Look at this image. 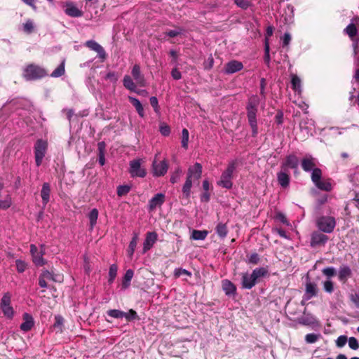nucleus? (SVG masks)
<instances>
[{"mask_svg":"<svg viewBox=\"0 0 359 359\" xmlns=\"http://www.w3.org/2000/svg\"><path fill=\"white\" fill-rule=\"evenodd\" d=\"M23 30L29 34L32 33L34 30V25L32 20H28L24 25H23Z\"/></svg>","mask_w":359,"mask_h":359,"instance_id":"obj_59","label":"nucleus"},{"mask_svg":"<svg viewBox=\"0 0 359 359\" xmlns=\"http://www.w3.org/2000/svg\"><path fill=\"white\" fill-rule=\"evenodd\" d=\"M128 100H130L131 104L135 107L138 114L141 117H143L144 116V109H143V107H142L141 102L139 101V100H137L135 97H131V96L128 97Z\"/></svg>","mask_w":359,"mask_h":359,"instance_id":"obj_28","label":"nucleus"},{"mask_svg":"<svg viewBox=\"0 0 359 359\" xmlns=\"http://www.w3.org/2000/svg\"><path fill=\"white\" fill-rule=\"evenodd\" d=\"M322 177V171L320 169L316 168L312 170L311 172V180L313 184H316L318 181L321 180Z\"/></svg>","mask_w":359,"mask_h":359,"instance_id":"obj_44","label":"nucleus"},{"mask_svg":"<svg viewBox=\"0 0 359 359\" xmlns=\"http://www.w3.org/2000/svg\"><path fill=\"white\" fill-rule=\"evenodd\" d=\"M65 60H63L61 64L51 73V76L58 77L65 74Z\"/></svg>","mask_w":359,"mask_h":359,"instance_id":"obj_38","label":"nucleus"},{"mask_svg":"<svg viewBox=\"0 0 359 359\" xmlns=\"http://www.w3.org/2000/svg\"><path fill=\"white\" fill-rule=\"evenodd\" d=\"M16 268L17 271L19 273H22L25 271L27 268V264L24 261H22L21 259H17L15 261Z\"/></svg>","mask_w":359,"mask_h":359,"instance_id":"obj_55","label":"nucleus"},{"mask_svg":"<svg viewBox=\"0 0 359 359\" xmlns=\"http://www.w3.org/2000/svg\"><path fill=\"white\" fill-rule=\"evenodd\" d=\"M350 299L355 304V305L359 308V292L351 294L350 295Z\"/></svg>","mask_w":359,"mask_h":359,"instance_id":"obj_64","label":"nucleus"},{"mask_svg":"<svg viewBox=\"0 0 359 359\" xmlns=\"http://www.w3.org/2000/svg\"><path fill=\"white\" fill-rule=\"evenodd\" d=\"M243 68V63L237 60H231L226 64L224 72L227 74H233Z\"/></svg>","mask_w":359,"mask_h":359,"instance_id":"obj_14","label":"nucleus"},{"mask_svg":"<svg viewBox=\"0 0 359 359\" xmlns=\"http://www.w3.org/2000/svg\"><path fill=\"white\" fill-rule=\"evenodd\" d=\"M160 132L163 136H168L170 133V127L167 124L163 123L160 126Z\"/></svg>","mask_w":359,"mask_h":359,"instance_id":"obj_62","label":"nucleus"},{"mask_svg":"<svg viewBox=\"0 0 359 359\" xmlns=\"http://www.w3.org/2000/svg\"><path fill=\"white\" fill-rule=\"evenodd\" d=\"M202 165L199 163H196L194 165L190 166L187 171V177L192 180H198L201 177Z\"/></svg>","mask_w":359,"mask_h":359,"instance_id":"obj_15","label":"nucleus"},{"mask_svg":"<svg viewBox=\"0 0 359 359\" xmlns=\"http://www.w3.org/2000/svg\"><path fill=\"white\" fill-rule=\"evenodd\" d=\"M346 32V33L351 37V38H353V36H355L357 34V29H356V27L353 24V23H351L349 24L345 29L344 30Z\"/></svg>","mask_w":359,"mask_h":359,"instance_id":"obj_49","label":"nucleus"},{"mask_svg":"<svg viewBox=\"0 0 359 359\" xmlns=\"http://www.w3.org/2000/svg\"><path fill=\"white\" fill-rule=\"evenodd\" d=\"M130 190V187L128 185H121L117 187V194L118 196L126 195Z\"/></svg>","mask_w":359,"mask_h":359,"instance_id":"obj_50","label":"nucleus"},{"mask_svg":"<svg viewBox=\"0 0 359 359\" xmlns=\"http://www.w3.org/2000/svg\"><path fill=\"white\" fill-rule=\"evenodd\" d=\"M46 280H53V281H60V276H54L51 272L48 270H44L40 275Z\"/></svg>","mask_w":359,"mask_h":359,"instance_id":"obj_37","label":"nucleus"},{"mask_svg":"<svg viewBox=\"0 0 359 359\" xmlns=\"http://www.w3.org/2000/svg\"><path fill=\"white\" fill-rule=\"evenodd\" d=\"M222 289L228 296L233 295L236 293V286L229 280H222Z\"/></svg>","mask_w":359,"mask_h":359,"instance_id":"obj_23","label":"nucleus"},{"mask_svg":"<svg viewBox=\"0 0 359 359\" xmlns=\"http://www.w3.org/2000/svg\"><path fill=\"white\" fill-rule=\"evenodd\" d=\"M65 319L62 316L57 315L55 316V322L53 325V330L56 333H61L65 327Z\"/></svg>","mask_w":359,"mask_h":359,"instance_id":"obj_25","label":"nucleus"},{"mask_svg":"<svg viewBox=\"0 0 359 359\" xmlns=\"http://www.w3.org/2000/svg\"><path fill=\"white\" fill-rule=\"evenodd\" d=\"M123 86L126 88L128 89L130 91H135L136 90V85L133 82L131 77L128 75H125L123 80Z\"/></svg>","mask_w":359,"mask_h":359,"instance_id":"obj_31","label":"nucleus"},{"mask_svg":"<svg viewBox=\"0 0 359 359\" xmlns=\"http://www.w3.org/2000/svg\"><path fill=\"white\" fill-rule=\"evenodd\" d=\"M352 275L351 268L347 265L340 266L338 273V278L340 281L345 283Z\"/></svg>","mask_w":359,"mask_h":359,"instance_id":"obj_21","label":"nucleus"},{"mask_svg":"<svg viewBox=\"0 0 359 359\" xmlns=\"http://www.w3.org/2000/svg\"><path fill=\"white\" fill-rule=\"evenodd\" d=\"M189 134L187 129L184 128L182 131V147L185 149L188 147Z\"/></svg>","mask_w":359,"mask_h":359,"instance_id":"obj_42","label":"nucleus"},{"mask_svg":"<svg viewBox=\"0 0 359 359\" xmlns=\"http://www.w3.org/2000/svg\"><path fill=\"white\" fill-rule=\"evenodd\" d=\"M207 236V231L194 230L191 234V238L196 241H203Z\"/></svg>","mask_w":359,"mask_h":359,"instance_id":"obj_34","label":"nucleus"},{"mask_svg":"<svg viewBox=\"0 0 359 359\" xmlns=\"http://www.w3.org/2000/svg\"><path fill=\"white\" fill-rule=\"evenodd\" d=\"M47 72L42 67L29 64L24 69L22 76L26 81L40 79L47 75Z\"/></svg>","mask_w":359,"mask_h":359,"instance_id":"obj_2","label":"nucleus"},{"mask_svg":"<svg viewBox=\"0 0 359 359\" xmlns=\"http://www.w3.org/2000/svg\"><path fill=\"white\" fill-rule=\"evenodd\" d=\"M348 341L347 337L345 335L339 336L336 340V345L337 347L341 348L345 346Z\"/></svg>","mask_w":359,"mask_h":359,"instance_id":"obj_58","label":"nucleus"},{"mask_svg":"<svg viewBox=\"0 0 359 359\" xmlns=\"http://www.w3.org/2000/svg\"><path fill=\"white\" fill-rule=\"evenodd\" d=\"M278 184L283 188L287 187L290 184V177L286 170H283L277 174Z\"/></svg>","mask_w":359,"mask_h":359,"instance_id":"obj_22","label":"nucleus"},{"mask_svg":"<svg viewBox=\"0 0 359 359\" xmlns=\"http://www.w3.org/2000/svg\"><path fill=\"white\" fill-rule=\"evenodd\" d=\"M12 205V199L10 195H7L4 200H0V209L7 210Z\"/></svg>","mask_w":359,"mask_h":359,"instance_id":"obj_45","label":"nucleus"},{"mask_svg":"<svg viewBox=\"0 0 359 359\" xmlns=\"http://www.w3.org/2000/svg\"><path fill=\"white\" fill-rule=\"evenodd\" d=\"M104 79L110 81L111 82L115 83L118 79V76L115 72H109L104 76Z\"/></svg>","mask_w":359,"mask_h":359,"instance_id":"obj_61","label":"nucleus"},{"mask_svg":"<svg viewBox=\"0 0 359 359\" xmlns=\"http://www.w3.org/2000/svg\"><path fill=\"white\" fill-rule=\"evenodd\" d=\"M152 168L153 175L154 176H163L168 171V164L165 160L158 162L156 159H154L152 164Z\"/></svg>","mask_w":359,"mask_h":359,"instance_id":"obj_8","label":"nucleus"},{"mask_svg":"<svg viewBox=\"0 0 359 359\" xmlns=\"http://www.w3.org/2000/svg\"><path fill=\"white\" fill-rule=\"evenodd\" d=\"M323 273L328 278H331L335 275L336 271L334 267H326L322 270Z\"/></svg>","mask_w":359,"mask_h":359,"instance_id":"obj_56","label":"nucleus"},{"mask_svg":"<svg viewBox=\"0 0 359 359\" xmlns=\"http://www.w3.org/2000/svg\"><path fill=\"white\" fill-rule=\"evenodd\" d=\"M191 187H192V178H189V177H187L186 182L182 187L183 194L187 198H189L190 196Z\"/></svg>","mask_w":359,"mask_h":359,"instance_id":"obj_36","label":"nucleus"},{"mask_svg":"<svg viewBox=\"0 0 359 359\" xmlns=\"http://www.w3.org/2000/svg\"><path fill=\"white\" fill-rule=\"evenodd\" d=\"M328 240V237L320 232L315 231L311 234V246L316 247L319 245H324Z\"/></svg>","mask_w":359,"mask_h":359,"instance_id":"obj_11","label":"nucleus"},{"mask_svg":"<svg viewBox=\"0 0 359 359\" xmlns=\"http://www.w3.org/2000/svg\"><path fill=\"white\" fill-rule=\"evenodd\" d=\"M183 29L182 28H177V29L170 30L165 33V34L170 37H175L182 33Z\"/></svg>","mask_w":359,"mask_h":359,"instance_id":"obj_63","label":"nucleus"},{"mask_svg":"<svg viewBox=\"0 0 359 359\" xmlns=\"http://www.w3.org/2000/svg\"><path fill=\"white\" fill-rule=\"evenodd\" d=\"M315 185L320 190L330 191L332 190V184L328 180H320Z\"/></svg>","mask_w":359,"mask_h":359,"instance_id":"obj_35","label":"nucleus"},{"mask_svg":"<svg viewBox=\"0 0 359 359\" xmlns=\"http://www.w3.org/2000/svg\"><path fill=\"white\" fill-rule=\"evenodd\" d=\"M131 74L136 83L140 86H144L145 81L144 76L141 74L140 67L135 65L132 69Z\"/></svg>","mask_w":359,"mask_h":359,"instance_id":"obj_19","label":"nucleus"},{"mask_svg":"<svg viewBox=\"0 0 359 359\" xmlns=\"http://www.w3.org/2000/svg\"><path fill=\"white\" fill-rule=\"evenodd\" d=\"M11 294L6 292L1 297L0 302V309L4 316L8 319H12L14 316V309L11 306Z\"/></svg>","mask_w":359,"mask_h":359,"instance_id":"obj_5","label":"nucleus"},{"mask_svg":"<svg viewBox=\"0 0 359 359\" xmlns=\"http://www.w3.org/2000/svg\"><path fill=\"white\" fill-rule=\"evenodd\" d=\"M318 292L317 285L316 283L308 281L306 283V299H309L313 297L316 296Z\"/></svg>","mask_w":359,"mask_h":359,"instance_id":"obj_24","label":"nucleus"},{"mask_svg":"<svg viewBox=\"0 0 359 359\" xmlns=\"http://www.w3.org/2000/svg\"><path fill=\"white\" fill-rule=\"evenodd\" d=\"M158 236L155 232H148L143 244V252L150 250L157 241Z\"/></svg>","mask_w":359,"mask_h":359,"instance_id":"obj_16","label":"nucleus"},{"mask_svg":"<svg viewBox=\"0 0 359 359\" xmlns=\"http://www.w3.org/2000/svg\"><path fill=\"white\" fill-rule=\"evenodd\" d=\"M259 104V98L257 95L251 96L246 107L247 116L249 124L252 128V135L253 137L258 134V127L257 123V107Z\"/></svg>","mask_w":359,"mask_h":359,"instance_id":"obj_1","label":"nucleus"},{"mask_svg":"<svg viewBox=\"0 0 359 359\" xmlns=\"http://www.w3.org/2000/svg\"><path fill=\"white\" fill-rule=\"evenodd\" d=\"M291 85L293 90L299 94L302 92L301 79L297 75H292Z\"/></svg>","mask_w":359,"mask_h":359,"instance_id":"obj_30","label":"nucleus"},{"mask_svg":"<svg viewBox=\"0 0 359 359\" xmlns=\"http://www.w3.org/2000/svg\"><path fill=\"white\" fill-rule=\"evenodd\" d=\"M297 321L298 323L306 326L318 324L316 317L313 314L307 313L306 309L303 311V315L298 318Z\"/></svg>","mask_w":359,"mask_h":359,"instance_id":"obj_10","label":"nucleus"},{"mask_svg":"<svg viewBox=\"0 0 359 359\" xmlns=\"http://www.w3.org/2000/svg\"><path fill=\"white\" fill-rule=\"evenodd\" d=\"M320 337V334L310 333L305 336V341L307 344L316 343Z\"/></svg>","mask_w":359,"mask_h":359,"instance_id":"obj_46","label":"nucleus"},{"mask_svg":"<svg viewBox=\"0 0 359 359\" xmlns=\"http://www.w3.org/2000/svg\"><path fill=\"white\" fill-rule=\"evenodd\" d=\"M268 273L269 271L266 268L259 267L254 269L252 271V274L253 276V279L256 280L258 282L259 278L265 277L266 276H267Z\"/></svg>","mask_w":359,"mask_h":359,"instance_id":"obj_27","label":"nucleus"},{"mask_svg":"<svg viewBox=\"0 0 359 359\" xmlns=\"http://www.w3.org/2000/svg\"><path fill=\"white\" fill-rule=\"evenodd\" d=\"M174 275L176 278H179L184 275L191 276V273L186 269L179 268V269H175V270L174 271Z\"/></svg>","mask_w":359,"mask_h":359,"instance_id":"obj_54","label":"nucleus"},{"mask_svg":"<svg viewBox=\"0 0 359 359\" xmlns=\"http://www.w3.org/2000/svg\"><path fill=\"white\" fill-rule=\"evenodd\" d=\"M236 166L237 163L236 161H232L229 163L226 169L222 173L220 180L217 182L218 186L227 189H231L233 186L231 180Z\"/></svg>","mask_w":359,"mask_h":359,"instance_id":"obj_3","label":"nucleus"},{"mask_svg":"<svg viewBox=\"0 0 359 359\" xmlns=\"http://www.w3.org/2000/svg\"><path fill=\"white\" fill-rule=\"evenodd\" d=\"M165 201V195L159 193L156 194L149 201V210H154L157 207H160Z\"/></svg>","mask_w":359,"mask_h":359,"instance_id":"obj_17","label":"nucleus"},{"mask_svg":"<svg viewBox=\"0 0 359 359\" xmlns=\"http://www.w3.org/2000/svg\"><path fill=\"white\" fill-rule=\"evenodd\" d=\"M107 313L109 317L116 319L123 318V316H125L124 311L118 309L109 310Z\"/></svg>","mask_w":359,"mask_h":359,"instance_id":"obj_39","label":"nucleus"},{"mask_svg":"<svg viewBox=\"0 0 359 359\" xmlns=\"http://www.w3.org/2000/svg\"><path fill=\"white\" fill-rule=\"evenodd\" d=\"M235 4L244 10H246L250 6V3L248 0H233Z\"/></svg>","mask_w":359,"mask_h":359,"instance_id":"obj_53","label":"nucleus"},{"mask_svg":"<svg viewBox=\"0 0 359 359\" xmlns=\"http://www.w3.org/2000/svg\"><path fill=\"white\" fill-rule=\"evenodd\" d=\"M133 275L134 272L132 269H128L126 271L122 281V287L123 288L126 289L130 285Z\"/></svg>","mask_w":359,"mask_h":359,"instance_id":"obj_32","label":"nucleus"},{"mask_svg":"<svg viewBox=\"0 0 359 359\" xmlns=\"http://www.w3.org/2000/svg\"><path fill=\"white\" fill-rule=\"evenodd\" d=\"M50 186L48 183L45 182L43 184L42 189L41 191V196L42 198L43 203L46 205L50 201Z\"/></svg>","mask_w":359,"mask_h":359,"instance_id":"obj_26","label":"nucleus"},{"mask_svg":"<svg viewBox=\"0 0 359 359\" xmlns=\"http://www.w3.org/2000/svg\"><path fill=\"white\" fill-rule=\"evenodd\" d=\"M316 160L311 155L305 156L302 160V168L305 172H311L316 168Z\"/></svg>","mask_w":359,"mask_h":359,"instance_id":"obj_12","label":"nucleus"},{"mask_svg":"<svg viewBox=\"0 0 359 359\" xmlns=\"http://www.w3.org/2000/svg\"><path fill=\"white\" fill-rule=\"evenodd\" d=\"M48 149V142L46 140L39 139L36 140L34 147V157L36 165L39 167L41 165L43 159Z\"/></svg>","mask_w":359,"mask_h":359,"instance_id":"obj_4","label":"nucleus"},{"mask_svg":"<svg viewBox=\"0 0 359 359\" xmlns=\"http://www.w3.org/2000/svg\"><path fill=\"white\" fill-rule=\"evenodd\" d=\"M257 281L253 279L252 274L248 273H243L242 276V286L245 289H251L254 287Z\"/></svg>","mask_w":359,"mask_h":359,"instance_id":"obj_20","label":"nucleus"},{"mask_svg":"<svg viewBox=\"0 0 359 359\" xmlns=\"http://www.w3.org/2000/svg\"><path fill=\"white\" fill-rule=\"evenodd\" d=\"M83 12L81 8L72 3H69V16L74 18L81 17Z\"/></svg>","mask_w":359,"mask_h":359,"instance_id":"obj_29","label":"nucleus"},{"mask_svg":"<svg viewBox=\"0 0 359 359\" xmlns=\"http://www.w3.org/2000/svg\"><path fill=\"white\" fill-rule=\"evenodd\" d=\"M32 260H33V262L36 266H41L44 265L46 263L44 259L43 258V255H42L41 252H39L38 254H36V255L32 257Z\"/></svg>","mask_w":359,"mask_h":359,"instance_id":"obj_48","label":"nucleus"},{"mask_svg":"<svg viewBox=\"0 0 359 359\" xmlns=\"http://www.w3.org/2000/svg\"><path fill=\"white\" fill-rule=\"evenodd\" d=\"M97 217H98V211L97 209L94 208L90 212V213L88 215V218L90 220V225L91 229H93L94 227V226L96 224Z\"/></svg>","mask_w":359,"mask_h":359,"instance_id":"obj_40","label":"nucleus"},{"mask_svg":"<svg viewBox=\"0 0 359 359\" xmlns=\"http://www.w3.org/2000/svg\"><path fill=\"white\" fill-rule=\"evenodd\" d=\"M129 172L132 177H144L146 171L141 167V159H135L130 162Z\"/></svg>","mask_w":359,"mask_h":359,"instance_id":"obj_7","label":"nucleus"},{"mask_svg":"<svg viewBox=\"0 0 359 359\" xmlns=\"http://www.w3.org/2000/svg\"><path fill=\"white\" fill-rule=\"evenodd\" d=\"M299 165V158L294 154L288 155L283 163L281 168L286 170L287 168L297 169Z\"/></svg>","mask_w":359,"mask_h":359,"instance_id":"obj_13","label":"nucleus"},{"mask_svg":"<svg viewBox=\"0 0 359 359\" xmlns=\"http://www.w3.org/2000/svg\"><path fill=\"white\" fill-rule=\"evenodd\" d=\"M269 52H270L269 42L268 39L266 38L265 41H264V62L266 63L267 65H269L270 60H271Z\"/></svg>","mask_w":359,"mask_h":359,"instance_id":"obj_43","label":"nucleus"},{"mask_svg":"<svg viewBox=\"0 0 359 359\" xmlns=\"http://www.w3.org/2000/svg\"><path fill=\"white\" fill-rule=\"evenodd\" d=\"M22 317L23 323L20 325V330L24 332H28L34 326V322L33 317L27 313H25Z\"/></svg>","mask_w":359,"mask_h":359,"instance_id":"obj_18","label":"nucleus"},{"mask_svg":"<svg viewBox=\"0 0 359 359\" xmlns=\"http://www.w3.org/2000/svg\"><path fill=\"white\" fill-rule=\"evenodd\" d=\"M137 238L138 236L137 233H135L129 243L128 252L130 257H132L135 252L137 243Z\"/></svg>","mask_w":359,"mask_h":359,"instance_id":"obj_41","label":"nucleus"},{"mask_svg":"<svg viewBox=\"0 0 359 359\" xmlns=\"http://www.w3.org/2000/svg\"><path fill=\"white\" fill-rule=\"evenodd\" d=\"M215 230L217 235L222 238H225L228 233L226 224L222 222L217 224Z\"/></svg>","mask_w":359,"mask_h":359,"instance_id":"obj_33","label":"nucleus"},{"mask_svg":"<svg viewBox=\"0 0 359 359\" xmlns=\"http://www.w3.org/2000/svg\"><path fill=\"white\" fill-rule=\"evenodd\" d=\"M182 173V170L180 168H177L175 172L170 177V182L175 184L178 182L180 177V175Z\"/></svg>","mask_w":359,"mask_h":359,"instance_id":"obj_60","label":"nucleus"},{"mask_svg":"<svg viewBox=\"0 0 359 359\" xmlns=\"http://www.w3.org/2000/svg\"><path fill=\"white\" fill-rule=\"evenodd\" d=\"M117 274V266L116 264H111L109 267V283H111L114 282Z\"/></svg>","mask_w":359,"mask_h":359,"instance_id":"obj_47","label":"nucleus"},{"mask_svg":"<svg viewBox=\"0 0 359 359\" xmlns=\"http://www.w3.org/2000/svg\"><path fill=\"white\" fill-rule=\"evenodd\" d=\"M336 226L334 217L323 216L317 220V226L323 232L331 233Z\"/></svg>","mask_w":359,"mask_h":359,"instance_id":"obj_6","label":"nucleus"},{"mask_svg":"<svg viewBox=\"0 0 359 359\" xmlns=\"http://www.w3.org/2000/svg\"><path fill=\"white\" fill-rule=\"evenodd\" d=\"M323 289L327 293H332L334 291V284L330 280L323 282Z\"/></svg>","mask_w":359,"mask_h":359,"instance_id":"obj_52","label":"nucleus"},{"mask_svg":"<svg viewBox=\"0 0 359 359\" xmlns=\"http://www.w3.org/2000/svg\"><path fill=\"white\" fill-rule=\"evenodd\" d=\"M124 318L128 321H131L138 318L137 314L133 309H130L128 312H125Z\"/></svg>","mask_w":359,"mask_h":359,"instance_id":"obj_51","label":"nucleus"},{"mask_svg":"<svg viewBox=\"0 0 359 359\" xmlns=\"http://www.w3.org/2000/svg\"><path fill=\"white\" fill-rule=\"evenodd\" d=\"M348 346L349 347L353 350H358L359 348V344L358 340L353 337H351L348 339Z\"/></svg>","mask_w":359,"mask_h":359,"instance_id":"obj_57","label":"nucleus"},{"mask_svg":"<svg viewBox=\"0 0 359 359\" xmlns=\"http://www.w3.org/2000/svg\"><path fill=\"white\" fill-rule=\"evenodd\" d=\"M86 46L90 50L95 51L97 53L98 57L102 62L104 61L107 58V54L103 47L97 43L95 41L89 40L86 42Z\"/></svg>","mask_w":359,"mask_h":359,"instance_id":"obj_9","label":"nucleus"}]
</instances>
